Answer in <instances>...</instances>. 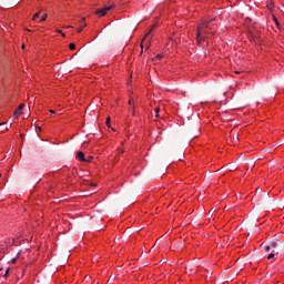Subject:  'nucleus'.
Wrapping results in <instances>:
<instances>
[{
  "label": "nucleus",
  "mask_w": 284,
  "mask_h": 284,
  "mask_svg": "<svg viewBox=\"0 0 284 284\" xmlns=\"http://www.w3.org/2000/svg\"><path fill=\"white\" fill-rule=\"evenodd\" d=\"M214 26L215 19L214 18H207L205 20H202L200 24H197L196 30V41L197 45H201L204 43L205 39H210V37H214Z\"/></svg>",
  "instance_id": "1"
},
{
  "label": "nucleus",
  "mask_w": 284,
  "mask_h": 284,
  "mask_svg": "<svg viewBox=\"0 0 284 284\" xmlns=\"http://www.w3.org/2000/svg\"><path fill=\"white\" fill-rule=\"evenodd\" d=\"M271 250H272V252H276V250L278 252L283 251L284 250L283 242H281V240H275V241L271 242Z\"/></svg>",
  "instance_id": "2"
},
{
  "label": "nucleus",
  "mask_w": 284,
  "mask_h": 284,
  "mask_svg": "<svg viewBox=\"0 0 284 284\" xmlns=\"http://www.w3.org/2000/svg\"><path fill=\"white\" fill-rule=\"evenodd\" d=\"M114 8V6H110V7H104L100 10L95 11V14H98V17H105L108 14V12H110V9Z\"/></svg>",
  "instance_id": "3"
},
{
  "label": "nucleus",
  "mask_w": 284,
  "mask_h": 284,
  "mask_svg": "<svg viewBox=\"0 0 284 284\" xmlns=\"http://www.w3.org/2000/svg\"><path fill=\"white\" fill-rule=\"evenodd\" d=\"M26 108V104H20L18 109L14 111L13 116L17 119L19 115L23 114V109Z\"/></svg>",
  "instance_id": "4"
},
{
  "label": "nucleus",
  "mask_w": 284,
  "mask_h": 284,
  "mask_svg": "<svg viewBox=\"0 0 284 284\" xmlns=\"http://www.w3.org/2000/svg\"><path fill=\"white\" fill-rule=\"evenodd\" d=\"M85 26H88V24L85 23V18H82V19L80 20V28H78V32H83V29L85 28Z\"/></svg>",
  "instance_id": "5"
},
{
  "label": "nucleus",
  "mask_w": 284,
  "mask_h": 284,
  "mask_svg": "<svg viewBox=\"0 0 284 284\" xmlns=\"http://www.w3.org/2000/svg\"><path fill=\"white\" fill-rule=\"evenodd\" d=\"M77 159H78L79 161L85 162V161H87V160H85V153H83L82 151H79V152L77 153Z\"/></svg>",
  "instance_id": "6"
},
{
  "label": "nucleus",
  "mask_w": 284,
  "mask_h": 284,
  "mask_svg": "<svg viewBox=\"0 0 284 284\" xmlns=\"http://www.w3.org/2000/svg\"><path fill=\"white\" fill-rule=\"evenodd\" d=\"M69 50H77V44L70 43L69 44Z\"/></svg>",
  "instance_id": "7"
},
{
  "label": "nucleus",
  "mask_w": 284,
  "mask_h": 284,
  "mask_svg": "<svg viewBox=\"0 0 284 284\" xmlns=\"http://www.w3.org/2000/svg\"><path fill=\"white\" fill-rule=\"evenodd\" d=\"M40 14H41L40 12H37V13L33 16L32 20H33V21H37V19H39Z\"/></svg>",
  "instance_id": "8"
},
{
  "label": "nucleus",
  "mask_w": 284,
  "mask_h": 284,
  "mask_svg": "<svg viewBox=\"0 0 284 284\" xmlns=\"http://www.w3.org/2000/svg\"><path fill=\"white\" fill-rule=\"evenodd\" d=\"M154 28H156V24H154L151 30L145 34V37H150V34H152V30H154Z\"/></svg>",
  "instance_id": "9"
},
{
  "label": "nucleus",
  "mask_w": 284,
  "mask_h": 284,
  "mask_svg": "<svg viewBox=\"0 0 284 284\" xmlns=\"http://www.w3.org/2000/svg\"><path fill=\"white\" fill-rule=\"evenodd\" d=\"M270 250H272L271 244H270V245H265V246H264V252H270Z\"/></svg>",
  "instance_id": "10"
},
{
  "label": "nucleus",
  "mask_w": 284,
  "mask_h": 284,
  "mask_svg": "<svg viewBox=\"0 0 284 284\" xmlns=\"http://www.w3.org/2000/svg\"><path fill=\"white\" fill-rule=\"evenodd\" d=\"M159 112H161V109H160V108H156V109H155V118H156V119H159V116H160V115H159Z\"/></svg>",
  "instance_id": "11"
},
{
  "label": "nucleus",
  "mask_w": 284,
  "mask_h": 284,
  "mask_svg": "<svg viewBox=\"0 0 284 284\" xmlns=\"http://www.w3.org/2000/svg\"><path fill=\"white\" fill-rule=\"evenodd\" d=\"M45 19H48V13H44V14L42 16V18L40 19V21H45Z\"/></svg>",
  "instance_id": "12"
},
{
  "label": "nucleus",
  "mask_w": 284,
  "mask_h": 284,
  "mask_svg": "<svg viewBox=\"0 0 284 284\" xmlns=\"http://www.w3.org/2000/svg\"><path fill=\"white\" fill-rule=\"evenodd\" d=\"M92 161V156L85 158L84 163H90Z\"/></svg>",
  "instance_id": "13"
},
{
  "label": "nucleus",
  "mask_w": 284,
  "mask_h": 284,
  "mask_svg": "<svg viewBox=\"0 0 284 284\" xmlns=\"http://www.w3.org/2000/svg\"><path fill=\"white\" fill-rule=\"evenodd\" d=\"M274 253H271V254H268V256H267V258H268V261H271V258H274Z\"/></svg>",
  "instance_id": "14"
},
{
  "label": "nucleus",
  "mask_w": 284,
  "mask_h": 284,
  "mask_svg": "<svg viewBox=\"0 0 284 284\" xmlns=\"http://www.w3.org/2000/svg\"><path fill=\"white\" fill-rule=\"evenodd\" d=\"M8 274H10V268H8V270L6 271L3 277H4V278L8 277Z\"/></svg>",
  "instance_id": "15"
},
{
  "label": "nucleus",
  "mask_w": 284,
  "mask_h": 284,
  "mask_svg": "<svg viewBox=\"0 0 284 284\" xmlns=\"http://www.w3.org/2000/svg\"><path fill=\"white\" fill-rule=\"evenodd\" d=\"M155 59H159V60L163 59V54L159 53V54L155 57Z\"/></svg>",
  "instance_id": "16"
},
{
  "label": "nucleus",
  "mask_w": 284,
  "mask_h": 284,
  "mask_svg": "<svg viewBox=\"0 0 284 284\" xmlns=\"http://www.w3.org/2000/svg\"><path fill=\"white\" fill-rule=\"evenodd\" d=\"M110 121H111V119L109 118V119H106V125H108V128H110Z\"/></svg>",
  "instance_id": "17"
},
{
  "label": "nucleus",
  "mask_w": 284,
  "mask_h": 284,
  "mask_svg": "<svg viewBox=\"0 0 284 284\" xmlns=\"http://www.w3.org/2000/svg\"><path fill=\"white\" fill-rule=\"evenodd\" d=\"M59 34H62V37H65V33H63V31L58 30Z\"/></svg>",
  "instance_id": "18"
},
{
  "label": "nucleus",
  "mask_w": 284,
  "mask_h": 284,
  "mask_svg": "<svg viewBox=\"0 0 284 284\" xmlns=\"http://www.w3.org/2000/svg\"><path fill=\"white\" fill-rule=\"evenodd\" d=\"M11 263H13V264L17 263V257L12 258Z\"/></svg>",
  "instance_id": "19"
},
{
  "label": "nucleus",
  "mask_w": 284,
  "mask_h": 284,
  "mask_svg": "<svg viewBox=\"0 0 284 284\" xmlns=\"http://www.w3.org/2000/svg\"><path fill=\"white\" fill-rule=\"evenodd\" d=\"M51 114H57V112L54 110H50Z\"/></svg>",
  "instance_id": "20"
},
{
  "label": "nucleus",
  "mask_w": 284,
  "mask_h": 284,
  "mask_svg": "<svg viewBox=\"0 0 284 284\" xmlns=\"http://www.w3.org/2000/svg\"><path fill=\"white\" fill-rule=\"evenodd\" d=\"M276 24L278 26V20L275 19Z\"/></svg>",
  "instance_id": "21"
},
{
  "label": "nucleus",
  "mask_w": 284,
  "mask_h": 284,
  "mask_svg": "<svg viewBox=\"0 0 284 284\" xmlns=\"http://www.w3.org/2000/svg\"><path fill=\"white\" fill-rule=\"evenodd\" d=\"M130 105H132V100L129 101Z\"/></svg>",
  "instance_id": "22"
},
{
  "label": "nucleus",
  "mask_w": 284,
  "mask_h": 284,
  "mask_svg": "<svg viewBox=\"0 0 284 284\" xmlns=\"http://www.w3.org/2000/svg\"><path fill=\"white\" fill-rule=\"evenodd\" d=\"M38 128V130H40L41 131V126H37Z\"/></svg>",
  "instance_id": "23"
},
{
  "label": "nucleus",
  "mask_w": 284,
  "mask_h": 284,
  "mask_svg": "<svg viewBox=\"0 0 284 284\" xmlns=\"http://www.w3.org/2000/svg\"><path fill=\"white\" fill-rule=\"evenodd\" d=\"M22 48H26V44H22Z\"/></svg>",
  "instance_id": "24"
},
{
  "label": "nucleus",
  "mask_w": 284,
  "mask_h": 284,
  "mask_svg": "<svg viewBox=\"0 0 284 284\" xmlns=\"http://www.w3.org/2000/svg\"><path fill=\"white\" fill-rule=\"evenodd\" d=\"M3 270V267H0V272Z\"/></svg>",
  "instance_id": "25"
},
{
  "label": "nucleus",
  "mask_w": 284,
  "mask_h": 284,
  "mask_svg": "<svg viewBox=\"0 0 284 284\" xmlns=\"http://www.w3.org/2000/svg\"><path fill=\"white\" fill-rule=\"evenodd\" d=\"M141 48L143 49V44H141Z\"/></svg>",
  "instance_id": "26"
}]
</instances>
